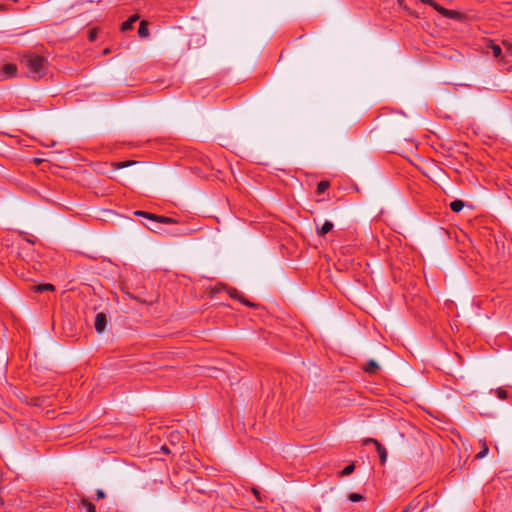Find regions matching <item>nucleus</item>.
Masks as SVG:
<instances>
[{
	"instance_id": "1",
	"label": "nucleus",
	"mask_w": 512,
	"mask_h": 512,
	"mask_svg": "<svg viewBox=\"0 0 512 512\" xmlns=\"http://www.w3.org/2000/svg\"><path fill=\"white\" fill-rule=\"evenodd\" d=\"M21 63L28 70V75L33 79L41 78L46 72V61L38 54L25 53L22 56Z\"/></svg>"
},
{
	"instance_id": "2",
	"label": "nucleus",
	"mask_w": 512,
	"mask_h": 512,
	"mask_svg": "<svg viewBox=\"0 0 512 512\" xmlns=\"http://www.w3.org/2000/svg\"><path fill=\"white\" fill-rule=\"evenodd\" d=\"M134 215L144 217L151 221V225H147V228L151 231H156L158 229L159 224H172L175 223V220L170 217L158 216L145 211H135Z\"/></svg>"
},
{
	"instance_id": "3",
	"label": "nucleus",
	"mask_w": 512,
	"mask_h": 512,
	"mask_svg": "<svg viewBox=\"0 0 512 512\" xmlns=\"http://www.w3.org/2000/svg\"><path fill=\"white\" fill-rule=\"evenodd\" d=\"M17 72V66L15 64H5L0 69V76L3 78H10L16 75Z\"/></svg>"
},
{
	"instance_id": "4",
	"label": "nucleus",
	"mask_w": 512,
	"mask_h": 512,
	"mask_svg": "<svg viewBox=\"0 0 512 512\" xmlns=\"http://www.w3.org/2000/svg\"><path fill=\"white\" fill-rule=\"evenodd\" d=\"M95 329L98 333H102L107 325V318L104 313H98L95 316Z\"/></svg>"
},
{
	"instance_id": "5",
	"label": "nucleus",
	"mask_w": 512,
	"mask_h": 512,
	"mask_svg": "<svg viewBox=\"0 0 512 512\" xmlns=\"http://www.w3.org/2000/svg\"><path fill=\"white\" fill-rule=\"evenodd\" d=\"M334 227V224L331 221L326 220L321 226L316 225L317 235L320 237H324L327 233H329Z\"/></svg>"
},
{
	"instance_id": "6",
	"label": "nucleus",
	"mask_w": 512,
	"mask_h": 512,
	"mask_svg": "<svg viewBox=\"0 0 512 512\" xmlns=\"http://www.w3.org/2000/svg\"><path fill=\"white\" fill-rule=\"evenodd\" d=\"M437 12H439L440 14H442L443 16L445 17H448V18H456L457 16V12L455 11H452V10H448V9H445L444 7L440 6L439 4H437L436 2L433 4L432 6Z\"/></svg>"
},
{
	"instance_id": "7",
	"label": "nucleus",
	"mask_w": 512,
	"mask_h": 512,
	"mask_svg": "<svg viewBox=\"0 0 512 512\" xmlns=\"http://www.w3.org/2000/svg\"><path fill=\"white\" fill-rule=\"evenodd\" d=\"M375 448L379 454L381 464H385L387 461V450L379 442H375Z\"/></svg>"
},
{
	"instance_id": "8",
	"label": "nucleus",
	"mask_w": 512,
	"mask_h": 512,
	"mask_svg": "<svg viewBox=\"0 0 512 512\" xmlns=\"http://www.w3.org/2000/svg\"><path fill=\"white\" fill-rule=\"evenodd\" d=\"M138 15H132L131 17H129L128 20H126L125 22L122 23L121 25V29L123 31H128L130 29H132L133 27V24L138 20Z\"/></svg>"
},
{
	"instance_id": "9",
	"label": "nucleus",
	"mask_w": 512,
	"mask_h": 512,
	"mask_svg": "<svg viewBox=\"0 0 512 512\" xmlns=\"http://www.w3.org/2000/svg\"><path fill=\"white\" fill-rule=\"evenodd\" d=\"M34 290L37 293H42V292H46V291H54L55 287L52 284L45 283V284H39V285L35 286Z\"/></svg>"
},
{
	"instance_id": "10",
	"label": "nucleus",
	"mask_w": 512,
	"mask_h": 512,
	"mask_svg": "<svg viewBox=\"0 0 512 512\" xmlns=\"http://www.w3.org/2000/svg\"><path fill=\"white\" fill-rule=\"evenodd\" d=\"M465 204L462 200H454L450 203V208L453 212L459 213L463 208Z\"/></svg>"
},
{
	"instance_id": "11",
	"label": "nucleus",
	"mask_w": 512,
	"mask_h": 512,
	"mask_svg": "<svg viewBox=\"0 0 512 512\" xmlns=\"http://www.w3.org/2000/svg\"><path fill=\"white\" fill-rule=\"evenodd\" d=\"M138 34L142 38H146V37L149 36V30H148V26H147V22L146 21H141L140 22L139 29H138Z\"/></svg>"
},
{
	"instance_id": "12",
	"label": "nucleus",
	"mask_w": 512,
	"mask_h": 512,
	"mask_svg": "<svg viewBox=\"0 0 512 512\" xmlns=\"http://www.w3.org/2000/svg\"><path fill=\"white\" fill-rule=\"evenodd\" d=\"M488 452H489V448H488L486 442L482 441L481 442V450L476 454L475 458L483 459L484 457L487 456Z\"/></svg>"
},
{
	"instance_id": "13",
	"label": "nucleus",
	"mask_w": 512,
	"mask_h": 512,
	"mask_svg": "<svg viewBox=\"0 0 512 512\" xmlns=\"http://www.w3.org/2000/svg\"><path fill=\"white\" fill-rule=\"evenodd\" d=\"M229 294L232 298H235V299H239L242 303H244L245 305L247 306H254L251 302H249L248 300H245V299H242L239 295V292L235 289H230L229 290Z\"/></svg>"
},
{
	"instance_id": "14",
	"label": "nucleus",
	"mask_w": 512,
	"mask_h": 512,
	"mask_svg": "<svg viewBox=\"0 0 512 512\" xmlns=\"http://www.w3.org/2000/svg\"><path fill=\"white\" fill-rule=\"evenodd\" d=\"M378 368V364L374 360H370L365 366V371L368 373H374Z\"/></svg>"
},
{
	"instance_id": "15",
	"label": "nucleus",
	"mask_w": 512,
	"mask_h": 512,
	"mask_svg": "<svg viewBox=\"0 0 512 512\" xmlns=\"http://www.w3.org/2000/svg\"><path fill=\"white\" fill-rule=\"evenodd\" d=\"M490 48H491V50H492V54H493V56H494L495 58H500V56L502 55V48H501L499 45L494 44V43H492V44L490 45Z\"/></svg>"
},
{
	"instance_id": "16",
	"label": "nucleus",
	"mask_w": 512,
	"mask_h": 512,
	"mask_svg": "<svg viewBox=\"0 0 512 512\" xmlns=\"http://www.w3.org/2000/svg\"><path fill=\"white\" fill-rule=\"evenodd\" d=\"M330 184L328 181H320L317 185V193L322 194L324 193L328 188Z\"/></svg>"
},
{
	"instance_id": "17",
	"label": "nucleus",
	"mask_w": 512,
	"mask_h": 512,
	"mask_svg": "<svg viewBox=\"0 0 512 512\" xmlns=\"http://www.w3.org/2000/svg\"><path fill=\"white\" fill-rule=\"evenodd\" d=\"M81 505L83 508H85L88 512H96V508L94 504H92L90 501L83 499L81 501Z\"/></svg>"
},
{
	"instance_id": "18",
	"label": "nucleus",
	"mask_w": 512,
	"mask_h": 512,
	"mask_svg": "<svg viewBox=\"0 0 512 512\" xmlns=\"http://www.w3.org/2000/svg\"><path fill=\"white\" fill-rule=\"evenodd\" d=\"M355 469V465L354 464H349L347 465L342 471H341V475L342 476H348L350 475Z\"/></svg>"
},
{
	"instance_id": "19",
	"label": "nucleus",
	"mask_w": 512,
	"mask_h": 512,
	"mask_svg": "<svg viewBox=\"0 0 512 512\" xmlns=\"http://www.w3.org/2000/svg\"><path fill=\"white\" fill-rule=\"evenodd\" d=\"M348 498L352 502H359V501L363 500V496L361 494H358V493H351L348 496Z\"/></svg>"
},
{
	"instance_id": "20",
	"label": "nucleus",
	"mask_w": 512,
	"mask_h": 512,
	"mask_svg": "<svg viewBox=\"0 0 512 512\" xmlns=\"http://www.w3.org/2000/svg\"><path fill=\"white\" fill-rule=\"evenodd\" d=\"M133 164H136V162L135 161H126V162H119L115 165H116L117 169H121V168L128 167L130 165H133Z\"/></svg>"
},
{
	"instance_id": "21",
	"label": "nucleus",
	"mask_w": 512,
	"mask_h": 512,
	"mask_svg": "<svg viewBox=\"0 0 512 512\" xmlns=\"http://www.w3.org/2000/svg\"><path fill=\"white\" fill-rule=\"evenodd\" d=\"M497 396L500 398V399H506L507 398V392L506 390L502 389V388H498L497 391Z\"/></svg>"
},
{
	"instance_id": "22",
	"label": "nucleus",
	"mask_w": 512,
	"mask_h": 512,
	"mask_svg": "<svg viewBox=\"0 0 512 512\" xmlns=\"http://www.w3.org/2000/svg\"><path fill=\"white\" fill-rule=\"evenodd\" d=\"M375 442H378V441L376 439H373V438H367V439L363 440V445H368V444H374L375 445Z\"/></svg>"
},
{
	"instance_id": "23",
	"label": "nucleus",
	"mask_w": 512,
	"mask_h": 512,
	"mask_svg": "<svg viewBox=\"0 0 512 512\" xmlns=\"http://www.w3.org/2000/svg\"><path fill=\"white\" fill-rule=\"evenodd\" d=\"M96 495H97V499H98V500L105 498V493H104V491H103V490H101V489H98V490L96 491Z\"/></svg>"
},
{
	"instance_id": "24",
	"label": "nucleus",
	"mask_w": 512,
	"mask_h": 512,
	"mask_svg": "<svg viewBox=\"0 0 512 512\" xmlns=\"http://www.w3.org/2000/svg\"><path fill=\"white\" fill-rule=\"evenodd\" d=\"M505 47H506L505 55H506V56H510V57H512V46H511V45H506V44H505Z\"/></svg>"
},
{
	"instance_id": "25",
	"label": "nucleus",
	"mask_w": 512,
	"mask_h": 512,
	"mask_svg": "<svg viewBox=\"0 0 512 512\" xmlns=\"http://www.w3.org/2000/svg\"><path fill=\"white\" fill-rule=\"evenodd\" d=\"M421 1H422L423 3H425V4L430 5V6H433V4L435 3V1H434V0H421Z\"/></svg>"
},
{
	"instance_id": "26",
	"label": "nucleus",
	"mask_w": 512,
	"mask_h": 512,
	"mask_svg": "<svg viewBox=\"0 0 512 512\" xmlns=\"http://www.w3.org/2000/svg\"><path fill=\"white\" fill-rule=\"evenodd\" d=\"M90 40L93 41L95 39V35L93 32L90 33V36H89Z\"/></svg>"
},
{
	"instance_id": "27",
	"label": "nucleus",
	"mask_w": 512,
	"mask_h": 512,
	"mask_svg": "<svg viewBox=\"0 0 512 512\" xmlns=\"http://www.w3.org/2000/svg\"><path fill=\"white\" fill-rule=\"evenodd\" d=\"M252 492L254 493L255 496L258 497L259 492L255 488L252 489Z\"/></svg>"
},
{
	"instance_id": "28",
	"label": "nucleus",
	"mask_w": 512,
	"mask_h": 512,
	"mask_svg": "<svg viewBox=\"0 0 512 512\" xmlns=\"http://www.w3.org/2000/svg\"><path fill=\"white\" fill-rule=\"evenodd\" d=\"M162 450H163L164 452H166V453H168V452H169V450H168V448H167L166 446H163V447H162Z\"/></svg>"
}]
</instances>
